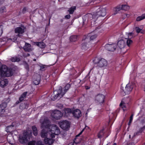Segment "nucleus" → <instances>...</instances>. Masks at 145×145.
Segmentation results:
<instances>
[{"instance_id":"obj_1","label":"nucleus","mask_w":145,"mask_h":145,"mask_svg":"<svg viewBox=\"0 0 145 145\" xmlns=\"http://www.w3.org/2000/svg\"><path fill=\"white\" fill-rule=\"evenodd\" d=\"M41 127L42 129L40 135L42 137L44 138V142L45 144L51 145L54 141L53 139L55 135H58L60 133L59 128L55 125L49 126V121L47 119L43 120H41Z\"/></svg>"},{"instance_id":"obj_2","label":"nucleus","mask_w":145,"mask_h":145,"mask_svg":"<svg viewBox=\"0 0 145 145\" xmlns=\"http://www.w3.org/2000/svg\"><path fill=\"white\" fill-rule=\"evenodd\" d=\"M1 65L0 61V86L2 87H4L8 84V82L6 79L2 80L3 77L11 76L12 75L13 72L11 69H8L5 65H2L1 68Z\"/></svg>"},{"instance_id":"obj_3","label":"nucleus","mask_w":145,"mask_h":145,"mask_svg":"<svg viewBox=\"0 0 145 145\" xmlns=\"http://www.w3.org/2000/svg\"><path fill=\"white\" fill-rule=\"evenodd\" d=\"M96 9H97L96 12L94 13L93 14H88L86 15L84 17L87 19V21H89L90 20L94 18H97L99 16H104L106 14V9L105 8H103L102 7H97Z\"/></svg>"},{"instance_id":"obj_4","label":"nucleus","mask_w":145,"mask_h":145,"mask_svg":"<svg viewBox=\"0 0 145 145\" xmlns=\"http://www.w3.org/2000/svg\"><path fill=\"white\" fill-rule=\"evenodd\" d=\"M70 87L69 84H67L63 89L60 87L58 89L54 91V95L52 96V99L54 100L57 99H59L63 97Z\"/></svg>"},{"instance_id":"obj_5","label":"nucleus","mask_w":145,"mask_h":145,"mask_svg":"<svg viewBox=\"0 0 145 145\" xmlns=\"http://www.w3.org/2000/svg\"><path fill=\"white\" fill-rule=\"evenodd\" d=\"M32 136V132L30 130L25 131L23 135H20L19 137V142L22 144L26 143Z\"/></svg>"},{"instance_id":"obj_6","label":"nucleus","mask_w":145,"mask_h":145,"mask_svg":"<svg viewBox=\"0 0 145 145\" xmlns=\"http://www.w3.org/2000/svg\"><path fill=\"white\" fill-rule=\"evenodd\" d=\"M93 61L99 68H105L108 65L107 61L103 58L96 57L93 59Z\"/></svg>"},{"instance_id":"obj_7","label":"nucleus","mask_w":145,"mask_h":145,"mask_svg":"<svg viewBox=\"0 0 145 145\" xmlns=\"http://www.w3.org/2000/svg\"><path fill=\"white\" fill-rule=\"evenodd\" d=\"M133 88V84L129 83L126 85L124 89H123V87L122 86L121 87V89L122 90L123 92H124L125 94H129L132 91Z\"/></svg>"},{"instance_id":"obj_8","label":"nucleus","mask_w":145,"mask_h":145,"mask_svg":"<svg viewBox=\"0 0 145 145\" xmlns=\"http://www.w3.org/2000/svg\"><path fill=\"white\" fill-rule=\"evenodd\" d=\"M60 127L64 130H67L69 129L70 125L69 122L67 121H62L58 123Z\"/></svg>"},{"instance_id":"obj_9","label":"nucleus","mask_w":145,"mask_h":145,"mask_svg":"<svg viewBox=\"0 0 145 145\" xmlns=\"http://www.w3.org/2000/svg\"><path fill=\"white\" fill-rule=\"evenodd\" d=\"M51 116L53 118L56 120H59L63 116V115L59 111L55 110L52 111Z\"/></svg>"},{"instance_id":"obj_10","label":"nucleus","mask_w":145,"mask_h":145,"mask_svg":"<svg viewBox=\"0 0 145 145\" xmlns=\"http://www.w3.org/2000/svg\"><path fill=\"white\" fill-rule=\"evenodd\" d=\"M105 98V96L103 94H99L95 97V100L97 103L101 104L104 102Z\"/></svg>"},{"instance_id":"obj_11","label":"nucleus","mask_w":145,"mask_h":145,"mask_svg":"<svg viewBox=\"0 0 145 145\" xmlns=\"http://www.w3.org/2000/svg\"><path fill=\"white\" fill-rule=\"evenodd\" d=\"M116 48V44L114 43L112 44H108L105 46V48L106 49L110 51H114Z\"/></svg>"},{"instance_id":"obj_12","label":"nucleus","mask_w":145,"mask_h":145,"mask_svg":"<svg viewBox=\"0 0 145 145\" xmlns=\"http://www.w3.org/2000/svg\"><path fill=\"white\" fill-rule=\"evenodd\" d=\"M72 113L73 116L77 118H79L81 116L80 110L78 109H76L73 111Z\"/></svg>"},{"instance_id":"obj_13","label":"nucleus","mask_w":145,"mask_h":145,"mask_svg":"<svg viewBox=\"0 0 145 145\" xmlns=\"http://www.w3.org/2000/svg\"><path fill=\"white\" fill-rule=\"evenodd\" d=\"M25 28L24 27L22 26L20 27H17L15 29V32L16 33L19 34L22 33L24 32Z\"/></svg>"},{"instance_id":"obj_14","label":"nucleus","mask_w":145,"mask_h":145,"mask_svg":"<svg viewBox=\"0 0 145 145\" xmlns=\"http://www.w3.org/2000/svg\"><path fill=\"white\" fill-rule=\"evenodd\" d=\"M126 45L125 42L123 40H120L118 42V46L120 49L124 48Z\"/></svg>"},{"instance_id":"obj_15","label":"nucleus","mask_w":145,"mask_h":145,"mask_svg":"<svg viewBox=\"0 0 145 145\" xmlns=\"http://www.w3.org/2000/svg\"><path fill=\"white\" fill-rule=\"evenodd\" d=\"M64 111V113L63 112V116L66 117L68 116L71 114V112L72 113L71 110L70 108L65 109Z\"/></svg>"},{"instance_id":"obj_16","label":"nucleus","mask_w":145,"mask_h":145,"mask_svg":"<svg viewBox=\"0 0 145 145\" xmlns=\"http://www.w3.org/2000/svg\"><path fill=\"white\" fill-rule=\"evenodd\" d=\"M7 106L5 103H3L0 105V114H2L5 112V108Z\"/></svg>"},{"instance_id":"obj_17","label":"nucleus","mask_w":145,"mask_h":145,"mask_svg":"<svg viewBox=\"0 0 145 145\" xmlns=\"http://www.w3.org/2000/svg\"><path fill=\"white\" fill-rule=\"evenodd\" d=\"M34 44L42 48H44L46 46L45 44L43 42H35Z\"/></svg>"},{"instance_id":"obj_18","label":"nucleus","mask_w":145,"mask_h":145,"mask_svg":"<svg viewBox=\"0 0 145 145\" xmlns=\"http://www.w3.org/2000/svg\"><path fill=\"white\" fill-rule=\"evenodd\" d=\"M134 34L133 33H126L125 35L124 36V38L125 39H130L134 37Z\"/></svg>"},{"instance_id":"obj_19","label":"nucleus","mask_w":145,"mask_h":145,"mask_svg":"<svg viewBox=\"0 0 145 145\" xmlns=\"http://www.w3.org/2000/svg\"><path fill=\"white\" fill-rule=\"evenodd\" d=\"M31 45L29 44L25 43V46L24 47V49L26 51L29 52L31 50Z\"/></svg>"},{"instance_id":"obj_20","label":"nucleus","mask_w":145,"mask_h":145,"mask_svg":"<svg viewBox=\"0 0 145 145\" xmlns=\"http://www.w3.org/2000/svg\"><path fill=\"white\" fill-rule=\"evenodd\" d=\"M122 10L121 6V5H119L117 6L116 7L113 9V10L115 12L114 14L115 15L117 14L118 12Z\"/></svg>"},{"instance_id":"obj_21","label":"nucleus","mask_w":145,"mask_h":145,"mask_svg":"<svg viewBox=\"0 0 145 145\" xmlns=\"http://www.w3.org/2000/svg\"><path fill=\"white\" fill-rule=\"evenodd\" d=\"M85 129V128H84L82 129V130L81 131V132L78 134V135H77L76 136V138L75 139V140L74 141V142L70 143L68 145H74V143H75L76 144H78V142H76V141L77 139V137H78L80 135H81L82 133L84 131Z\"/></svg>"},{"instance_id":"obj_22","label":"nucleus","mask_w":145,"mask_h":145,"mask_svg":"<svg viewBox=\"0 0 145 145\" xmlns=\"http://www.w3.org/2000/svg\"><path fill=\"white\" fill-rule=\"evenodd\" d=\"M90 43L89 42L88 44H86V43H83L82 45V49L83 50H86L88 49L89 47V44Z\"/></svg>"},{"instance_id":"obj_23","label":"nucleus","mask_w":145,"mask_h":145,"mask_svg":"<svg viewBox=\"0 0 145 145\" xmlns=\"http://www.w3.org/2000/svg\"><path fill=\"white\" fill-rule=\"evenodd\" d=\"M145 18V13L143 14L141 16H138L136 19L137 21H139Z\"/></svg>"},{"instance_id":"obj_24","label":"nucleus","mask_w":145,"mask_h":145,"mask_svg":"<svg viewBox=\"0 0 145 145\" xmlns=\"http://www.w3.org/2000/svg\"><path fill=\"white\" fill-rule=\"evenodd\" d=\"M126 44L129 47H130L133 43V41L130 39H126Z\"/></svg>"},{"instance_id":"obj_25","label":"nucleus","mask_w":145,"mask_h":145,"mask_svg":"<svg viewBox=\"0 0 145 145\" xmlns=\"http://www.w3.org/2000/svg\"><path fill=\"white\" fill-rule=\"evenodd\" d=\"M11 61L13 62H18L20 61V59L16 56L12 57L10 59Z\"/></svg>"},{"instance_id":"obj_26","label":"nucleus","mask_w":145,"mask_h":145,"mask_svg":"<svg viewBox=\"0 0 145 145\" xmlns=\"http://www.w3.org/2000/svg\"><path fill=\"white\" fill-rule=\"evenodd\" d=\"M32 129L33 131V134L35 136L37 135V129L35 126H33L32 127Z\"/></svg>"},{"instance_id":"obj_27","label":"nucleus","mask_w":145,"mask_h":145,"mask_svg":"<svg viewBox=\"0 0 145 145\" xmlns=\"http://www.w3.org/2000/svg\"><path fill=\"white\" fill-rule=\"evenodd\" d=\"M76 9V7L74 6L70 8L68 10V11L69 12V14H72L74 11Z\"/></svg>"},{"instance_id":"obj_28","label":"nucleus","mask_w":145,"mask_h":145,"mask_svg":"<svg viewBox=\"0 0 145 145\" xmlns=\"http://www.w3.org/2000/svg\"><path fill=\"white\" fill-rule=\"evenodd\" d=\"M77 36L76 35H73L71 36L70 38V40L71 42H75L77 40Z\"/></svg>"},{"instance_id":"obj_29","label":"nucleus","mask_w":145,"mask_h":145,"mask_svg":"<svg viewBox=\"0 0 145 145\" xmlns=\"http://www.w3.org/2000/svg\"><path fill=\"white\" fill-rule=\"evenodd\" d=\"M27 93V92H25L22 94L19 99V100L20 101H22L24 100V98L25 97Z\"/></svg>"},{"instance_id":"obj_30","label":"nucleus","mask_w":145,"mask_h":145,"mask_svg":"<svg viewBox=\"0 0 145 145\" xmlns=\"http://www.w3.org/2000/svg\"><path fill=\"white\" fill-rule=\"evenodd\" d=\"M13 126L12 125L7 126L6 128V131L7 132H10L13 131L12 128Z\"/></svg>"},{"instance_id":"obj_31","label":"nucleus","mask_w":145,"mask_h":145,"mask_svg":"<svg viewBox=\"0 0 145 145\" xmlns=\"http://www.w3.org/2000/svg\"><path fill=\"white\" fill-rule=\"evenodd\" d=\"M121 6L122 10H127L129 8V7L127 5H121Z\"/></svg>"},{"instance_id":"obj_32","label":"nucleus","mask_w":145,"mask_h":145,"mask_svg":"<svg viewBox=\"0 0 145 145\" xmlns=\"http://www.w3.org/2000/svg\"><path fill=\"white\" fill-rule=\"evenodd\" d=\"M120 107L123 108V110L124 111L126 110V109H125L124 108L126 107V105L123 102V101H121V103H120Z\"/></svg>"},{"instance_id":"obj_33","label":"nucleus","mask_w":145,"mask_h":145,"mask_svg":"<svg viewBox=\"0 0 145 145\" xmlns=\"http://www.w3.org/2000/svg\"><path fill=\"white\" fill-rule=\"evenodd\" d=\"M88 37H90V40H93L95 39L96 38L97 36L96 35H89V36H88Z\"/></svg>"},{"instance_id":"obj_34","label":"nucleus","mask_w":145,"mask_h":145,"mask_svg":"<svg viewBox=\"0 0 145 145\" xmlns=\"http://www.w3.org/2000/svg\"><path fill=\"white\" fill-rule=\"evenodd\" d=\"M27 105L25 104H21L20 106V108L21 109H24L27 108Z\"/></svg>"},{"instance_id":"obj_35","label":"nucleus","mask_w":145,"mask_h":145,"mask_svg":"<svg viewBox=\"0 0 145 145\" xmlns=\"http://www.w3.org/2000/svg\"><path fill=\"white\" fill-rule=\"evenodd\" d=\"M142 27H141L140 28H139L138 27H136L135 28V30L136 31V32L138 33L142 31Z\"/></svg>"},{"instance_id":"obj_36","label":"nucleus","mask_w":145,"mask_h":145,"mask_svg":"<svg viewBox=\"0 0 145 145\" xmlns=\"http://www.w3.org/2000/svg\"><path fill=\"white\" fill-rule=\"evenodd\" d=\"M6 11V9L5 7H2L0 8V12L2 13H3Z\"/></svg>"},{"instance_id":"obj_37","label":"nucleus","mask_w":145,"mask_h":145,"mask_svg":"<svg viewBox=\"0 0 145 145\" xmlns=\"http://www.w3.org/2000/svg\"><path fill=\"white\" fill-rule=\"evenodd\" d=\"M103 134V130H101L99 133L98 134V137L99 138H101L102 137V136Z\"/></svg>"},{"instance_id":"obj_38","label":"nucleus","mask_w":145,"mask_h":145,"mask_svg":"<svg viewBox=\"0 0 145 145\" xmlns=\"http://www.w3.org/2000/svg\"><path fill=\"white\" fill-rule=\"evenodd\" d=\"M40 81V77H39V78H38L37 80H35L34 81V83L35 84V85H38Z\"/></svg>"},{"instance_id":"obj_39","label":"nucleus","mask_w":145,"mask_h":145,"mask_svg":"<svg viewBox=\"0 0 145 145\" xmlns=\"http://www.w3.org/2000/svg\"><path fill=\"white\" fill-rule=\"evenodd\" d=\"M37 143H35V141H31L29 142L28 145H37Z\"/></svg>"},{"instance_id":"obj_40","label":"nucleus","mask_w":145,"mask_h":145,"mask_svg":"<svg viewBox=\"0 0 145 145\" xmlns=\"http://www.w3.org/2000/svg\"><path fill=\"white\" fill-rule=\"evenodd\" d=\"M145 129V126H144L141 129V130H140V132H137V133H135L133 135V137L135 136L136 135H137L138 133L140 132H141L144 129Z\"/></svg>"},{"instance_id":"obj_41","label":"nucleus","mask_w":145,"mask_h":145,"mask_svg":"<svg viewBox=\"0 0 145 145\" xmlns=\"http://www.w3.org/2000/svg\"><path fill=\"white\" fill-rule=\"evenodd\" d=\"M133 115L132 114L130 117V119L128 124L129 125H130L132 122L133 119Z\"/></svg>"},{"instance_id":"obj_42","label":"nucleus","mask_w":145,"mask_h":145,"mask_svg":"<svg viewBox=\"0 0 145 145\" xmlns=\"http://www.w3.org/2000/svg\"><path fill=\"white\" fill-rule=\"evenodd\" d=\"M3 32V26L1 25L0 26V36L1 35Z\"/></svg>"},{"instance_id":"obj_43","label":"nucleus","mask_w":145,"mask_h":145,"mask_svg":"<svg viewBox=\"0 0 145 145\" xmlns=\"http://www.w3.org/2000/svg\"><path fill=\"white\" fill-rule=\"evenodd\" d=\"M71 16L68 14L65 16V18L67 19H69L70 18Z\"/></svg>"},{"instance_id":"obj_44","label":"nucleus","mask_w":145,"mask_h":145,"mask_svg":"<svg viewBox=\"0 0 145 145\" xmlns=\"http://www.w3.org/2000/svg\"><path fill=\"white\" fill-rule=\"evenodd\" d=\"M17 39L16 38H15L14 39H8V41H9L10 40H11L12 41H14L15 40H16Z\"/></svg>"},{"instance_id":"obj_45","label":"nucleus","mask_w":145,"mask_h":145,"mask_svg":"<svg viewBox=\"0 0 145 145\" xmlns=\"http://www.w3.org/2000/svg\"><path fill=\"white\" fill-rule=\"evenodd\" d=\"M26 10H27L26 8H24L23 9L22 12V13H24L26 11Z\"/></svg>"},{"instance_id":"obj_46","label":"nucleus","mask_w":145,"mask_h":145,"mask_svg":"<svg viewBox=\"0 0 145 145\" xmlns=\"http://www.w3.org/2000/svg\"><path fill=\"white\" fill-rule=\"evenodd\" d=\"M127 145H135L134 143L133 142L131 143H129L127 144Z\"/></svg>"},{"instance_id":"obj_47","label":"nucleus","mask_w":145,"mask_h":145,"mask_svg":"<svg viewBox=\"0 0 145 145\" xmlns=\"http://www.w3.org/2000/svg\"><path fill=\"white\" fill-rule=\"evenodd\" d=\"M94 69V67H93L90 70V71L89 73V74Z\"/></svg>"},{"instance_id":"obj_48","label":"nucleus","mask_w":145,"mask_h":145,"mask_svg":"<svg viewBox=\"0 0 145 145\" xmlns=\"http://www.w3.org/2000/svg\"><path fill=\"white\" fill-rule=\"evenodd\" d=\"M85 40L86 41H88L89 40L88 38L87 37L85 39Z\"/></svg>"},{"instance_id":"obj_49","label":"nucleus","mask_w":145,"mask_h":145,"mask_svg":"<svg viewBox=\"0 0 145 145\" xmlns=\"http://www.w3.org/2000/svg\"><path fill=\"white\" fill-rule=\"evenodd\" d=\"M127 17H128L129 16V15L127 14H124Z\"/></svg>"},{"instance_id":"obj_50","label":"nucleus","mask_w":145,"mask_h":145,"mask_svg":"<svg viewBox=\"0 0 145 145\" xmlns=\"http://www.w3.org/2000/svg\"><path fill=\"white\" fill-rule=\"evenodd\" d=\"M113 145H116V144L115 143H114Z\"/></svg>"},{"instance_id":"obj_51","label":"nucleus","mask_w":145,"mask_h":145,"mask_svg":"<svg viewBox=\"0 0 145 145\" xmlns=\"http://www.w3.org/2000/svg\"><path fill=\"white\" fill-rule=\"evenodd\" d=\"M29 56V54H27V56Z\"/></svg>"},{"instance_id":"obj_52","label":"nucleus","mask_w":145,"mask_h":145,"mask_svg":"<svg viewBox=\"0 0 145 145\" xmlns=\"http://www.w3.org/2000/svg\"><path fill=\"white\" fill-rule=\"evenodd\" d=\"M144 122V121H142V123L143 124V123Z\"/></svg>"},{"instance_id":"obj_53","label":"nucleus","mask_w":145,"mask_h":145,"mask_svg":"<svg viewBox=\"0 0 145 145\" xmlns=\"http://www.w3.org/2000/svg\"><path fill=\"white\" fill-rule=\"evenodd\" d=\"M36 59H33V61H36Z\"/></svg>"},{"instance_id":"obj_54","label":"nucleus","mask_w":145,"mask_h":145,"mask_svg":"<svg viewBox=\"0 0 145 145\" xmlns=\"http://www.w3.org/2000/svg\"><path fill=\"white\" fill-rule=\"evenodd\" d=\"M129 138H131V135H129Z\"/></svg>"},{"instance_id":"obj_55","label":"nucleus","mask_w":145,"mask_h":145,"mask_svg":"<svg viewBox=\"0 0 145 145\" xmlns=\"http://www.w3.org/2000/svg\"><path fill=\"white\" fill-rule=\"evenodd\" d=\"M86 127H87L88 128V126H86Z\"/></svg>"},{"instance_id":"obj_56","label":"nucleus","mask_w":145,"mask_h":145,"mask_svg":"<svg viewBox=\"0 0 145 145\" xmlns=\"http://www.w3.org/2000/svg\"><path fill=\"white\" fill-rule=\"evenodd\" d=\"M19 34H18V36H19Z\"/></svg>"},{"instance_id":"obj_57","label":"nucleus","mask_w":145,"mask_h":145,"mask_svg":"<svg viewBox=\"0 0 145 145\" xmlns=\"http://www.w3.org/2000/svg\"><path fill=\"white\" fill-rule=\"evenodd\" d=\"M93 0L94 1H95V0Z\"/></svg>"}]
</instances>
